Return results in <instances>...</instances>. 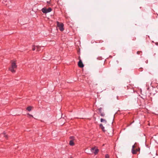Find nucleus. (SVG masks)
Masks as SVG:
<instances>
[{"label":"nucleus","instance_id":"f257e3e1","mask_svg":"<svg viewBox=\"0 0 158 158\" xmlns=\"http://www.w3.org/2000/svg\"><path fill=\"white\" fill-rule=\"evenodd\" d=\"M17 67L15 61H12L11 67L9 68V70L12 73H15V69Z\"/></svg>","mask_w":158,"mask_h":158},{"label":"nucleus","instance_id":"f03ea898","mask_svg":"<svg viewBox=\"0 0 158 158\" xmlns=\"http://www.w3.org/2000/svg\"><path fill=\"white\" fill-rule=\"evenodd\" d=\"M57 26L58 29L61 31H63L64 30V24L62 23H60L59 22H57Z\"/></svg>","mask_w":158,"mask_h":158},{"label":"nucleus","instance_id":"7ed1b4c3","mask_svg":"<svg viewBox=\"0 0 158 158\" xmlns=\"http://www.w3.org/2000/svg\"><path fill=\"white\" fill-rule=\"evenodd\" d=\"M137 145V144L135 143L134 145L132 146V152L133 154H136L137 152L139 151L140 148H139L138 149H136L135 150V148L136 147Z\"/></svg>","mask_w":158,"mask_h":158},{"label":"nucleus","instance_id":"20e7f679","mask_svg":"<svg viewBox=\"0 0 158 158\" xmlns=\"http://www.w3.org/2000/svg\"><path fill=\"white\" fill-rule=\"evenodd\" d=\"M91 151L95 155L97 154L99 152V150L96 147H94L92 148L91 149Z\"/></svg>","mask_w":158,"mask_h":158},{"label":"nucleus","instance_id":"39448f33","mask_svg":"<svg viewBox=\"0 0 158 158\" xmlns=\"http://www.w3.org/2000/svg\"><path fill=\"white\" fill-rule=\"evenodd\" d=\"M52 10V9L50 7L48 9L44 8L42 9V11L44 13L46 14L50 12Z\"/></svg>","mask_w":158,"mask_h":158},{"label":"nucleus","instance_id":"423d86ee","mask_svg":"<svg viewBox=\"0 0 158 158\" xmlns=\"http://www.w3.org/2000/svg\"><path fill=\"white\" fill-rule=\"evenodd\" d=\"M43 46H34V47H33L32 49L33 51H34L36 49L37 51H40L41 49H43Z\"/></svg>","mask_w":158,"mask_h":158},{"label":"nucleus","instance_id":"0eeeda50","mask_svg":"<svg viewBox=\"0 0 158 158\" xmlns=\"http://www.w3.org/2000/svg\"><path fill=\"white\" fill-rule=\"evenodd\" d=\"M70 139H71V140L69 141V144L71 146H73L74 145V143L73 141V140L74 139V137L73 136H70Z\"/></svg>","mask_w":158,"mask_h":158},{"label":"nucleus","instance_id":"6e6552de","mask_svg":"<svg viewBox=\"0 0 158 158\" xmlns=\"http://www.w3.org/2000/svg\"><path fill=\"white\" fill-rule=\"evenodd\" d=\"M84 65L81 60H80V67H83Z\"/></svg>","mask_w":158,"mask_h":158},{"label":"nucleus","instance_id":"1a4fd4ad","mask_svg":"<svg viewBox=\"0 0 158 158\" xmlns=\"http://www.w3.org/2000/svg\"><path fill=\"white\" fill-rule=\"evenodd\" d=\"M101 120V122L103 123H106V122H107L106 121L105 119H103V118H101V120Z\"/></svg>","mask_w":158,"mask_h":158},{"label":"nucleus","instance_id":"9d476101","mask_svg":"<svg viewBox=\"0 0 158 158\" xmlns=\"http://www.w3.org/2000/svg\"><path fill=\"white\" fill-rule=\"evenodd\" d=\"M31 107L30 106L28 107L27 108V110L28 111H30L31 110Z\"/></svg>","mask_w":158,"mask_h":158},{"label":"nucleus","instance_id":"9b49d317","mask_svg":"<svg viewBox=\"0 0 158 158\" xmlns=\"http://www.w3.org/2000/svg\"><path fill=\"white\" fill-rule=\"evenodd\" d=\"M3 135L6 138H7V136L6 135V133L5 132H4Z\"/></svg>","mask_w":158,"mask_h":158},{"label":"nucleus","instance_id":"f8f14e48","mask_svg":"<svg viewBox=\"0 0 158 158\" xmlns=\"http://www.w3.org/2000/svg\"><path fill=\"white\" fill-rule=\"evenodd\" d=\"M100 115L102 116H105V114L103 112H101L100 113Z\"/></svg>","mask_w":158,"mask_h":158},{"label":"nucleus","instance_id":"ddd939ff","mask_svg":"<svg viewBox=\"0 0 158 158\" xmlns=\"http://www.w3.org/2000/svg\"><path fill=\"white\" fill-rule=\"evenodd\" d=\"M105 157V158H109V156L108 154H106Z\"/></svg>","mask_w":158,"mask_h":158},{"label":"nucleus","instance_id":"4468645a","mask_svg":"<svg viewBox=\"0 0 158 158\" xmlns=\"http://www.w3.org/2000/svg\"><path fill=\"white\" fill-rule=\"evenodd\" d=\"M98 110L99 111V113L102 112V108H100L99 109H98Z\"/></svg>","mask_w":158,"mask_h":158},{"label":"nucleus","instance_id":"2eb2a0df","mask_svg":"<svg viewBox=\"0 0 158 158\" xmlns=\"http://www.w3.org/2000/svg\"><path fill=\"white\" fill-rule=\"evenodd\" d=\"M101 128L102 129V130L103 131H105V130H104V127H102Z\"/></svg>","mask_w":158,"mask_h":158},{"label":"nucleus","instance_id":"dca6fc26","mask_svg":"<svg viewBox=\"0 0 158 158\" xmlns=\"http://www.w3.org/2000/svg\"><path fill=\"white\" fill-rule=\"evenodd\" d=\"M103 127L102 124L100 125V127L101 128L102 127Z\"/></svg>","mask_w":158,"mask_h":158},{"label":"nucleus","instance_id":"f3484780","mask_svg":"<svg viewBox=\"0 0 158 158\" xmlns=\"http://www.w3.org/2000/svg\"><path fill=\"white\" fill-rule=\"evenodd\" d=\"M29 115V117L30 118L31 117H33V116L31 115V114H28Z\"/></svg>","mask_w":158,"mask_h":158},{"label":"nucleus","instance_id":"a211bd4d","mask_svg":"<svg viewBox=\"0 0 158 158\" xmlns=\"http://www.w3.org/2000/svg\"><path fill=\"white\" fill-rule=\"evenodd\" d=\"M79 61H78V62H77V65H78V66H79Z\"/></svg>","mask_w":158,"mask_h":158},{"label":"nucleus","instance_id":"6ab92c4d","mask_svg":"<svg viewBox=\"0 0 158 158\" xmlns=\"http://www.w3.org/2000/svg\"><path fill=\"white\" fill-rule=\"evenodd\" d=\"M139 52H137V54H139Z\"/></svg>","mask_w":158,"mask_h":158}]
</instances>
